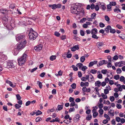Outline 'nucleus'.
Segmentation results:
<instances>
[{
    "instance_id": "052dcab7",
    "label": "nucleus",
    "mask_w": 125,
    "mask_h": 125,
    "mask_svg": "<svg viewBox=\"0 0 125 125\" xmlns=\"http://www.w3.org/2000/svg\"><path fill=\"white\" fill-rule=\"evenodd\" d=\"M99 26L100 27L103 28L104 27L105 25L102 22H100L99 23Z\"/></svg>"
},
{
    "instance_id": "1a4fd4ad",
    "label": "nucleus",
    "mask_w": 125,
    "mask_h": 125,
    "mask_svg": "<svg viewBox=\"0 0 125 125\" xmlns=\"http://www.w3.org/2000/svg\"><path fill=\"white\" fill-rule=\"evenodd\" d=\"M107 61L105 60H103L100 61L99 63H98L97 64L98 67H99L100 66H101L103 64H106L107 63Z\"/></svg>"
},
{
    "instance_id": "5701e85b",
    "label": "nucleus",
    "mask_w": 125,
    "mask_h": 125,
    "mask_svg": "<svg viewBox=\"0 0 125 125\" xmlns=\"http://www.w3.org/2000/svg\"><path fill=\"white\" fill-rule=\"evenodd\" d=\"M92 118V115L91 114L87 115V117L86 118V119L87 120H90Z\"/></svg>"
},
{
    "instance_id": "a19ab883",
    "label": "nucleus",
    "mask_w": 125,
    "mask_h": 125,
    "mask_svg": "<svg viewBox=\"0 0 125 125\" xmlns=\"http://www.w3.org/2000/svg\"><path fill=\"white\" fill-rule=\"evenodd\" d=\"M60 38L62 40H64L66 39V36L65 35H62L60 37Z\"/></svg>"
},
{
    "instance_id": "c756f323",
    "label": "nucleus",
    "mask_w": 125,
    "mask_h": 125,
    "mask_svg": "<svg viewBox=\"0 0 125 125\" xmlns=\"http://www.w3.org/2000/svg\"><path fill=\"white\" fill-rule=\"evenodd\" d=\"M58 110L60 111L63 108L62 105H58L57 106Z\"/></svg>"
},
{
    "instance_id": "4d7b16f0",
    "label": "nucleus",
    "mask_w": 125,
    "mask_h": 125,
    "mask_svg": "<svg viewBox=\"0 0 125 125\" xmlns=\"http://www.w3.org/2000/svg\"><path fill=\"white\" fill-rule=\"evenodd\" d=\"M119 78L120 76L119 75H115L114 77V79L116 80H117Z\"/></svg>"
},
{
    "instance_id": "cd10ccee",
    "label": "nucleus",
    "mask_w": 125,
    "mask_h": 125,
    "mask_svg": "<svg viewBox=\"0 0 125 125\" xmlns=\"http://www.w3.org/2000/svg\"><path fill=\"white\" fill-rule=\"evenodd\" d=\"M56 57L55 55H52L50 57V59L51 61H53L56 59Z\"/></svg>"
},
{
    "instance_id": "423d86ee",
    "label": "nucleus",
    "mask_w": 125,
    "mask_h": 125,
    "mask_svg": "<svg viewBox=\"0 0 125 125\" xmlns=\"http://www.w3.org/2000/svg\"><path fill=\"white\" fill-rule=\"evenodd\" d=\"M49 7L50 8H51L53 10H55L57 8L60 9L61 7V5L60 4H54L53 5H49Z\"/></svg>"
},
{
    "instance_id": "c03bdc74",
    "label": "nucleus",
    "mask_w": 125,
    "mask_h": 125,
    "mask_svg": "<svg viewBox=\"0 0 125 125\" xmlns=\"http://www.w3.org/2000/svg\"><path fill=\"white\" fill-rule=\"evenodd\" d=\"M94 9H95L97 11L99 9V7L98 4L97 5H96L95 6Z\"/></svg>"
},
{
    "instance_id": "13d9d810",
    "label": "nucleus",
    "mask_w": 125,
    "mask_h": 125,
    "mask_svg": "<svg viewBox=\"0 0 125 125\" xmlns=\"http://www.w3.org/2000/svg\"><path fill=\"white\" fill-rule=\"evenodd\" d=\"M109 90H108L107 89H105L104 90V93L105 94H108L109 93Z\"/></svg>"
},
{
    "instance_id": "9d476101",
    "label": "nucleus",
    "mask_w": 125,
    "mask_h": 125,
    "mask_svg": "<svg viewBox=\"0 0 125 125\" xmlns=\"http://www.w3.org/2000/svg\"><path fill=\"white\" fill-rule=\"evenodd\" d=\"M7 57L6 55L1 54L0 55V59H1V61L3 62L7 59Z\"/></svg>"
},
{
    "instance_id": "bf43d9fd",
    "label": "nucleus",
    "mask_w": 125,
    "mask_h": 125,
    "mask_svg": "<svg viewBox=\"0 0 125 125\" xmlns=\"http://www.w3.org/2000/svg\"><path fill=\"white\" fill-rule=\"evenodd\" d=\"M15 106L16 109H18L20 108L21 107V106L16 104L15 105Z\"/></svg>"
},
{
    "instance_id": "20e7f679",
    "label": "nucleus",
    "mask_w": 125,
    "mask_h": 125,
    "mask_svg": "<svg viewBox=\"0 0 125 125\" xmlns=\"http://www.w3.org/2000/svg\"><path fill=\"white\" fill-rule=\"evenodd\" d=\"M27 42L25 40L23 41V42L21 41L20 42V43L17 45L16 48H17L18 50H21L25 47Z\"/></svg>"
},
{
    "instance_id": "bb28decb",
    "label": "nucleus",
    "mask_w": 125,
    "mask_h": 125,
    "mask_svg": "<svg viewBox=\"0 0 125 125\" xmlns=\"http://www.w3.org/2000/svg\"><path fill=\"white\" fill-rule=\"evenodd\" d=\"M96 34H92V37L93 38L95 39H98L99 37L97 36V35H96Z\"/></svg>"
},
{
    "instance_id": "774afa93",
    "label": "nucleus",
    "mask_w": 125,
    "mask_h": 125,
    "mask_svg": "<svg viewBox=\"0 0 125 125\" xmlns=\"http://www.w3.org/2000/svg\"><path fill=\"white\" fill-rule=\"evenodd\" d=\"M116 106L118 109H120L121 108V105L120 104H117Z\"/></svg>"
},
{
    "instance_id": "f03ea898",
    "label": "nucleus",
    "mask_w": 125,
    "mask_h": 125,
    "mask_svg": "<svg viewBox=\"0 0 125 125\" xmlns=\"http://www.w3.org/2000/svg\"><path fill=\"white\" fill-rule=\"evenodd\" d=\"M29 40L33 41L35 40L37 37L38 34L37 33L34 31L32 28H31L29 34Z\"/></svg>"
},
{
    "instance_id": "a211bd4d",
    "label": "nucleus",
    "mask_w": 125,
    "mask_h": 125,
    "mask_svg": "<svg viewBox=\"0 0 125 125\" xmlns=\"http://www.w3.org/2000/svg\"><path fill=\"white\" fill-rule=\"evenodd\" d=\"M116 8L114 10V12L117 13L119 12L120 13L121 12V10L117 7V6H116Z\"/></svg>"
},
{
    "instance_id": "09e8293b",
    "label": "nucleus",
    "mask_w": 125,
    "mask_h": 125,
    "mask_svg": "<svg viewBox=\"0 0 125 125\" xmlns=\"http://www.w3.org/2000/svg\"><path fill=\"white\" fill-rule=\"evenodd\" d=\"M104 116L106 118V119H108V120H110V118L109 116L107 114H104Z\"/></svg>"
},
{
    "instance_id": "473e14b6",
    "label": "nucleus",
    "mask_w": 125,
    "mask_h": 125,
    "mask_svg": "<svg viewBox=\"0 0 125 125\" xmlns=\"http://www.w3.org/2000/svg\"><path fill=\"white\" fill-rule=\"evenodd\" d=\"M109 4L112 6H115L116 5V3L114 1H111L110 2Z\"/></svg>"
},
{
    "instance_id": "f3484780",
    "label": "nucleus",
    "mask_w": 125,
    "mask_h": 125,
    "mask_svg": "<svg viewBox=\"0 0 125 125\" xmlns=\"http://www.w3.org/2000/svg\"><path fill=\"white\" fill-rule=\"evenodd\" d=\"M19 50H18L17 48L15 47L13 51L14 52V55H17L19 52Z\"/></svg>"
},
{
    "instance_id": "72a5a7b5",
    "label": "nucleus",
    "mask_w": 125,
    "mask_h": 125,
    "mask_svg": "<svg viewBox=\"0 0 125 125\" xmlns=\"http://www.w3.org/2000/svg\"><path fill=\"white\" fill-rule=\"evenodd\" d=\"M80 8V9L79 10V11H80V14H82V15H84V10L83 9H82L81 8Z\"/></svg>"
},
{
    "instance_id": "c9c22d12",
    "label": "nucleus",
    "mask_w": 125,
    "mask_h": 125,
    "mask_svg": "<svg viewBox=\"0 0 125 125\" xmlns=\"http://www.w3.org/2000/svg\"><path fill=\"white\" fill-rule=\"evenodd\" d=\"M101 96H102L103 97V98L104 99H106L107 97V96L106 95L104 94L103 93H102L101 94Z\"/></svg>"
},
{
    "instance_id": "680f3d73",
    "label": "nucleus",
    "mask_w": 125,
    "mask_h": 125,
    "mask_svg": "<svg viewBox=\"0 0 125 125\" xmlns=\"http://www.w3.org/2000/svg\"><path fill=\"white\" fill-rule=\"evenodd\" d=\"M115 119L117 122H119L120 121L121 119L119 117H117Z\"/></svg>"
},
{
    "instance_id": "603ef678",
    "label": "nucleus",
    "mask_w": 125,
    "mask_h": 125,
    "mask_svg": "<svg viewBox=\"0 0 125 125\" xmlns=\"http://www.w3.org/2000/svg\"><path fill=\"white\" fill-rule=\"evenodd\" d=\"M98 113L97 112H94L93 114V116L94 118L96 117L98 115Z\"/></svg>"
},
{
    "instance_id": "4c0bfd02",
    "label": "nucleus",
    "mask_w": 125,
    "mask_h": 125,
    "mask_svg": "<svg viewBox=\"0 0 125 125\" xmlns=\"http://www.w3.org/2000/svg\"><path fill=\"white\" fill-rule=\"evenodd\" d=\"M15 7V5L14 4L12 3L10 4L9 6V8L13 9Z\"/></svg>"
},
{
    "instance_id": "79ce46f5",
    "label": "nucleus",
    "mask_w": 125,
    "mask_h": 125,
    "mask_svg": "<svg viewBox=\"0 0 125 125\" xmlns=\"http://www.w3.org/2000/svg\"><path fill=\"white\" fill-rule=\"evenodd\" d=\"M75 110V109L74 107L71 108L69 109V112L70 113L74 111Z\"/></svg>"
},
{
    "instance_id": "4be33fe9",
    "label": "nucleus",
    "mask_w": 125,
    "mask_h": 125,
    "mask_svg": "<svg viewBox=\"0 0 125 125\" xmlns=\"http://www.w3.org/2000/svg\"><path fill=\"white\" fill-rule=\"evenodd\" d=\"M125 35L124 34H120L119 35H118V36L122 39L124 40H125Z\"/></svg>"
},
{
    "instance_id": "e2e57ef3",
    "label": "nucleus",
    "mask_w": 125,
    "mask_h": 125,
    "mask_svg": "<svg viewBox=\"0 0 125 125\" xmlns=\"http://www.w3.org/2000/svg\"><path fill=\"white\" fill-rule=\"evenodd\" d=\"M125 79V78L124 76H122L120 78V81L121 82H123Z\"/></svg>"
},
{
    "instance_id": "de8ad7c7",
    "label": "nucleus",
    "mask_w": 125,
    "mask_h": 125,
    "mask_svg": "<svg viewBox=\"0 0 125 125\" xmlns=\"http://www.w3.org/2000/svg\"><path fill=\"white\" fill-rule=\"evenodd\" d=\"M17 99L18 100H20L21 99V97L20 95L19 94H17L16 95Z\"/></svg>"
},
{
    "instance_id": "ddd939ff",
    "label": "nucleus",
    "mask_w": 125,
    "mask_h": 125,
    "mask_svg": "<svg viewBox=\"0 0 125 125\" xmlns=\"http://www.w3.org/2000/svg\"><path fill=\"white\" fill-rule=\"evenodd\" d=\"M9 10H7V9H0V11L1 13L3 14H7L8 11H9Z\"/></svg>"
},
{
    "instance_id": "412c9836",
    "label": "nucleus",
    "mask_w": 125,
    "mask_h": 125,
    "mask_svg": "<svg viewBox=\"0 0 125 125\" xmlns=\"http://www.w3.org/2000/svg\"><path fill=\"white\" fill-rule=\"evenodd\" d=\"M94 80V78L93 75H92V76L89 77V79H88V81L89 82H91L92 81H93Z\"/></svg>"
},
{
    "instance_id": "8fccbe9b",
    "label": "nucleus",
    "mask_w": 125,
    "mask_h": 125,
    "mask_svg": "<svg viewBox=\"0 0 125 125\" xmlns=\"http://www.w3.org/2000/svg\"><path fill=\"white\" fill-rule=\"evenodd\" d=\"M106 21H110V18L107 15H106L104 17Z\"/></svg>"
},
{
    "instance_id": "c85d7f7f",
    "label": "nucleus",
    "mask_w": 125,
    "mask_h": 125,
    "mask_svg": "<svg viewBox=\"0 0 125 125\" xmlns=\"http://www.w3.org/2000/svg\"><path fill=\"white\" fill-rule=\"evenodd\" d=\"M85 60V56H82L80 58V62H83Z\"/></svg>"
},
{
    "instance_id": "3c124183",
    "label": "nucleus",
    "mask_w": 125,
    "mask_h": 125,
    "mask_svg": "<svg viewBox=\"0 0 125 125\" xmlns=\"http://www.w3.org/2000/svg\"><path fill=\"white\" fill-rule=\"evenodd\" d=\"M116 31L115 30L111 28L110 30V33H114Z\"/></svg>"
},
{
    "instance_id": "f704fd0d",
    "label": "nucleus",
    "mask_w": 125,
    "mask_h": 125,
    "mask_svg": "<svg viewBox=\"0 0 125 125\" xmlns=\"http://www.w3.org/2000/svg\"><path fill=\"white\" fill-rule=\"evenodd\" d=\"M72 67L73 68V70L75 71H77L78 70V68L76 67L75 65H72Z\"/></svg>"
},
{
    "instance_id": "6ab92c4d",
    "label": "nucleus",
    "mask_w": 125,
    "mask_h": 125,
    "mask_svg": "<svg viewBox=\"0 0 125 125\" xmlns=\"http://www.w3.org/2000/svg\"><path fill=\"white\" fill-rule=\"evenodd\" d=\"M76 66L77 67H79L80 69H81L83 66V64L81 63H77Z\"/></svg>"
},
{
    "instance_id": "0eeeda50",
    "label": "nucleus",
    "mask_w": 125,
    "mask_h": 125,
    "mask_svg": "<svg viewBox=\"0 0 125 125\" xmlns=\"http://www.w3.org/2000/svg\"><path fill=\"white\" fill-rule=\"evenodd\" d=\"M7 65L8 68H13L14 67V66L13 63V62L12 61H9L7 62Z\"/></svg>"
},
{
    "instance_id": "37998d69",
    "label": "nucleus",
    "mask_w": 125,
    "mask_h": 125,
    "mask_svg": "<svg viewBox=\"0 0 125 125\" xmlns=\"http://www.w3.org/2000/svg\"><path fill=\"white\" fill-rule=\"evenodd\" d=\"M112 6L109 4L107 5V9H108V11H111V8Z\"/></svg>"
},
{
    "instance_id": "4468645a",
    "label": "nucleus",
    "mask_w": 125,
    "mask_h": 125,
    "mask_svg": "<svg viewBox=\"0 0 125 125\" xmlns=\"http://www.w3.org/2000/svg\"><path fill=\"white\" fill-rule=\"evenodd\" d=\"M80 115H79L77 114L76 116L73 119L74 121L75 120L76 122L78 121L79 119V118L80 117Z\"/></svg>"
},
{
    "instance_id": "0e129e2a",
    "label": "nucleus",
    "mask_w": 125,
    "mask_h": 125,
    "mask_svg": "<svg viewBox=\"0 0 125 125\" xmlns=\"http://www.w3.org/2000/svg\"><path fill=\"white\" fill-rule=\"evenodd\" d=\"M110 99L111 102H113L114 101V97L113 96H110Z\"/></svg>"
},
{
    "instance_id": "39448f33",
    "label": "nucleus",
    "mask_w": 125,
    "mask_h": 125,
    "mask_svg": "<svg viewBox=\"0 0 125 125\" xmlns=\"http://www.w3.org/2000/svg\"><path fill=\"white\" fill-rule=\"evenodd\" d=\"M25 35L24 34H19L16 35L15 36L16 39L17 41H22L24 40L25 38Z\"/></svg>"
},
{
    "instance_id": "e433bc0d",
    "label": "nucleus",
    "mask_w": 125,
    "mask_h": 125,
    "mask_svg": "<svg viewBox=\"0 0 125 125\" xmlns=\"http://www.w3.org/2000/svg\"><path fill=\"white\" fill-rule=\"evenodd\" d=\"M36 115H39L42 114V112L39 110H38L36 112Z\"/></svg>"
},
{
    "instance_id": "393cba45",
    "label": "nucleus",
    "mask_w": 125,
    "mask_h": 125,
    "mask_svg": "<svg viewBox=\"0 0 125 125\" xmlns=\"http://www.w3.org/2000/svg\"><path fill=\"white\" fill-rule=\"evenodd\" d=\"M37 83L38 84L39 88L40 89L42 88V83L39 81H37Z\"/></svg>"
},
{
    "instance_id": "a18cd8bd",
    "label": "nucleus",
    "mask_w": 125,
    "mask_h": 125,
    "mask_svg": "<svg viewBox=\"0 0 125 125\" xmlns=\"http://www.w3.org/2000/svg\"><path fill=\"white\" fill-rule=\"evenodd\" d=\"M55 110V109L53 107L52 109H51L48 110L47 112L48 113H50V112H52L53 111Z\"/></svg>"
},
{
    "instance_id": "7c9ffc66",
    "label": "nucleus",
    "mask_w": 125,
    "mask_h": 125,
    "mask_svg": "<svg viewBox=\"0 0 125 125\" xmlns=\"http://www.w3.org/2000/svg\"><path fill=\"white\" fill-rule=\"evenodd\" d=\"M2 20H3L2 22L4 21L5 23H6L8 21V19L7 17H6V16L4 17H3Z\"/></svg>"
},
{
    "instance_id": "69168bd1",
    "label": "nucleus",
    "mask_w": 125,
    "mask_h": 125,
    "mask_svg": "<svg viewBox=\"0 0 125 125\" xmlns=\"http://www.w3.org/2000/svg\"><path fill=\"white\" fill-rule=\"evenodd\" d=\"M98 111L99 113L101 115H102L104 111L102 109H99Z\"/></svg>"
},
{
    "instance_id": "7ed1b4c3",
    "label": "nucleus",
    "mask_w": 125,
    "mask_h": 125,
    "mask_svg": "<svg viewBox=\"0 0 125 125\" xmlns=\"http://www.w3.org/2000/svg\"><path fill=\"white\" fill-rule=\"evenodd\" d=\"M78 5H74L71 8V12L72 13L75 14H79L80 11H79V10L78 9Z\"/></svg>"
},
{
    "instance_id": "5fc2aeb1",
    "label": "nucleus",
    "mask_w": 125,
    "mask_h": 125,
    "mask_svg": "<svg viewBox=\"0 0 125 125\" xmlns=\"http://www.w3.org/2000/svg\"><path fill=\"white\" fill-rule=\"evenodd\" d=\"M116 27L120 29H121L123 28V27L122 26H121L120 25L118 24H117L116 25Z\"/></svg>"
},
{
    "instance_id": "9b49d317",
    "label": "nucleus",
    "mask_w": 125,
    "mask_h": 125,
    "mask_svg": "<svg viewBox=\"0 0 125 125\" xmlns=\"http://www.w3.org/2000/svg\"><path fill=\"white\" fill-rule=\"evenodd\" d=\"M42 48V44H40L34 48V49L37 51L39 52L41 50Z\"/></svg>"
},
{
    "instance_id": "f8f14e48",
    "label": "nucleus",
    "mask_w": 125,
    "mask_h": 125,
    "mask_svg": "<svg viewBox=\"0 0 125 125\" xmlns=\"http://www.w3.org/2000/svg\"><path fill=\"white\" fill-rule=\"evenodd\" d=\"M98 33L97 29L95 28L92 29L91 30V34H96Z\"/></svg>"
},
{
    "instance_id": "58836bf2",
    "label": "nucleus",
    "mask_w": 125,
    "mask_h": 125,
    "mask_svg": "<svg viewBox=\"0 0 125 125\" xmlns=\"http://www.w3.org/2000/svg\"><path fill=\"white\" fill-rule=\"evenodd\" d=\"M71 86L72 89H75L76 88V84L75 83H73L71 85Z\"/></svg>"
},
{
    "instance_id": "aec40b11",
    "label": "nucleus",
    "mask_w": 125,
    "mask_h": 125,
    "mask_svg": "<svg viewBox=\"0 0 125 125\" xmlns=\"http://www.w3.org/2000/svg\"><path fill=\"white\" fill-rule=\"evenodd\" d=\"M108 114L111 115V116H113L114 115V110H112L111 109H110V111H109L108 112Z\"/></svg>"
},
{
    "instance_id": "6e6552de",
    "label": "nucleus",
    "mask_w": 125,
    "mask_h": 125,
    "mask_svg": "<svg viewBox=\"0 0 125 125\" xmlns=\"http://www.w3.org/2000/svg\"><path fill=\"white\" fill-rule=\"evenodd\" d=\"M125 65V62L124 61L116 62L115 63V66H118L119 67H121Z\"/></svg>"
},
{
    "instance_id": "b1692460",
    "label": "nucleus",
    "mask_w": 125,
    "mask_h": 125,
    "mask_svg": "<svg viewBox=\"0 0 125 125\" xmlns=\"http://www.w3.org/2000/svg\"><path fill=\"white\" fill-rule=\"evenodd\" d=\"M99 6L100 7H101L102 10H105V9L106 7L104 6V4H102L101 3L99 5Z\"/></svg>"
},
{
    "instance_id": "49530a36",
    "label": "nucleus",
    "mask_w": 125,
    "mask_h": 125,
    "mask_svg": "<svg viewBox=\"0 0 125 125\" xmlns=\"http://www.w3.org/2000/svg\"><path fill=\"white\" fill-rule=\"evenodd\" d=\"M122 72V71L120 68H118L116 70V72L117 74H120Z\"/></svg>"
},
{
    "instance_id": "2f4dec72",
    "label": "nucleus",
    "mask_w": 125,
    "mask_h": 125,
    "mask_svg": "<svg viewBox=\"0 0 125 125\" xmlns=\"http://www.w3.org/2000/svg\"><path fill=\"white\" fill-rule=\"evenodd\" d=\"M101 73L104 74H105L106 73H108L106 69H103L101 71Z\"/></svg>"
},
{
    "instance_id": "6e6d98bb",
    "label": "nucleus",
    "mask_w": 125,
    "mask_h": 125,
    "mask_svg": "<svg viewBox=\"0 0 125 125\" xmlns=\"http://www.w3.org/2000/svg\"><path fill=\"white\" fill-rule=\"evenodd\" d=\"M54 35L57 37H59L60 35V33L57 31H55L54 32Z\"/></svg>"
},
{
    "instance_id": "f257e3e1",
    "label": "nucleus",
    "mask_w": 125,
    "mask_h": 125,
    "mask_svg": "<svg viewBox=\"0 0 125 125\" xmlns=\"http://www.w3.org/2000/svg\"><path fill=\"white\" fill-rule=\"evenodd\" d=\"M28 57V55L25 52L18 59V64L20 66L24 64L26 61V58Z\"/></svg>"
},
{
    "instance_id": "864d4df0",
    "label": "nucleus",
    "mask_w": 125,
    "mask_h": 125,
    "mask_svg": "<svg viewBox=\"0 0 125 125\" xmlns=\"http://www.w3.org/2000/svg\"><path fill=\"white\" fill-rule=\"evenodd\" d=\"M42 120V118L40 117H37L35 121L36 122H38Z\"/></svg>"
},
{
    "instance_id": "ea45409f",
    "label": "nucleus",
    "mask_w": 125,
    "mask_h": 125,
    "mask_svg": "<svg viewBox=\"0 0 125 125\" xmlns=\"http://www.w3.org/2000/svg\"><path fill=\"white\" fill-rule=\"evenodd\" d=\"M90 72L93 74H95L96 73L97 71L95 69H92Z\"/></svg>"
},
{
    "instance_id": "dca6fc26",
    "label": "nucleus",
    "mask_w": 125,
    "mask_h": 125,
    "mask_svg": "<svg viewBox=\"0 0 125 125\" xmlns=\"http://www.w3.org/2000/svg\"><path fill=\"white\" fill-rule=\"evenodd\" d=\"M111 27L110 25L108 26L106 28H105V31L106 32L108 33L109 32V30H111Z\"/></svg>"
},
{
    "instance_id": "a878e982",
    "label": "nucleus",
    "mask_w": 125,
    "mask_h": 125,
    "mask_svg": "<svg viewBox=\"0 0 125 125\" xmlns=\"http://www.w3.org/2000/svg\"><path fill=\"white\" fill-rule=\"evenodd\" d=\"M96 15V14L95 13H93L91 15V17L92 19H95V18Z\"/></svg>"
},
{
    "instance_id": "338daca9",
    "label": "nucleus",
    "mask_w": 125,
    "mask_h": 125,
    "mask_svg": "<svg viewBox=\"0 0 125 125\" xmlns=\"http://www.w3.org/2000/svg\"><path fill=\"white\" fill-rule=\"evenodd\" d=\"M86 20H87L85 18H84L81 20L80 22H81L83 23Z\"/></svg>"
},
{
    "instance_id": "2eb2a0df",
    "label": "nucleus",
    "mask_w": 125,
    "mask_h": 125,
    "mask_svg": "<svg viewBox=\"0 0 125 125\" xmlns=\"http://www.w3.org/2000/svg\"><path fill=\"white\" fill-rule=\"evenodd\" d=\"M95 84L96 86L99 87L101 85V83L100 81H98L95 82Z\"/></svg>"
}]
</instances>
